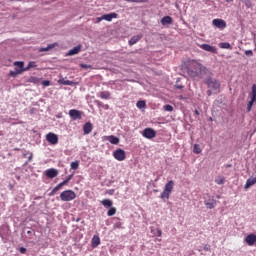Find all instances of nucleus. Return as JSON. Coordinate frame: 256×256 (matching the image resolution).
I'll return each instance as SVG.
<instances>
[{"instance_id":"obj_1","label":"nucleus","mask_w":256,"mask_h":256,"mask_svg":"<svg viewBox=\"0 0 256 256\" xmlns=\"http://www.w3.org/2000/svg\"><path fill=\"white\" fill-rule=\"evenodd\" d=\"M205 84L208 87L207 95L211 97L213 93H219L221 89V83L217 79H214L213 76H210L205 79Z\"/></svg>"},{"instance_id":"obj_2","label":"nucleus","mask_w":256,"mask_h":256,"mask_svg":"<svg viewBox=\"0 0 256 256\" xmlns=\"http://www.w3.org/2000/svg\"><path fill=\"white\" fill-rule=\"evenodd\" d=\"M194 69L198 72V79H208V77H213V72L201 63H196Z\"/></svg>"},{"instance_id":"obj_3","label":"nucleus","mask_w":256,"mask_h":256,"mask_svg":"<svg viewBox=\"0 0 256 256\" xmlns=\"http://www.w3.org/2000/svg\"><path fill=\"white\" fill-rule=\"evenodd\" d=\"M25 73V62L23 61H16L14 62V70H10L9 75L10 77H17V75H21Z\"/></svg>"},{"instance_id":"obj_4","label":"nucleus","mask_w":256,"mask_h":256,"mask_svg":"<svg viewBox=\"0 0 256 256\" xmlns=\"http://www.w3.org/2000/svg\"><path fill=\"white\" fill-rule=\"evenodd\" d=\"M175 187V182L173 180H169L164 187L163 192L160 194V199H169L171 197V193L173 192V188Z\"/></svg>"},{"instance_id":"obj_5","label":"nucleus","mask_w":256,"mask_h":256,"mask_svg":"<svg viewBox=\"0 0 256 256\" xmlns=\"http://www.w3.org/2000/svg\"><path fill=\"white\" fill-rule=\"evenodd\" d=\"M77 198V194L73 190H65L62 193H60V199L64 202L73 201Z\"/></svg>"},{"instance_id":"obj_6","label":"nucleus","mask_w":256,"mask_h":256,"mask_svg":"<svg viewBox=\"0 0 256 256\" xmlns=\"http://www.w3.org/2000/svg\"><path fill=\"white\" fill-rule=\"evenodd\" d=\"M204 205L206 209H215V207H217V200L210 194H206L204 196Z\"/></svg>"},{"instance_id":"obj_7","label":"nucleus","mask_w":256,"mask_h":256,"mask_svg":"<svg viewBox=\"0 0 256 256\" xmlns=\"http://www.w3.org/2000/svg\"><path fill=\"white\" fill-rule=\"evenodd\" d=\"M118 14L115 12L109 13V14H104L101 17L97 18L96 23H101V21H113V19H117Z\"/></svg>"},{"instance_id":"obj_8","label":"nucleus","mask_w":256,"mask_h":256,"mask_svg":"<svg viewBox=\"0 0 256 256\" xmlns=\"http://www.w3.org/2000/svg\"><path fill=\"white\" fill-rule=\"evenodd\" d=\"M113 157L116 161H125L127 154L125 153V150L118 148L113 152Z\"/></svg>"},{"instance_id":"obj_9","label":"nucleus","mask_w":256,"mask_h":256,"mask_svg":"<svg viewBox=\"0 0 256 256\" xmlns=\"http://www.w3.org/2000/svg\"><path fill=\"white\" fill-rule=\"evenodd\" d=\"M142 137H145V139H155L157 137V131L153 128H145L142 131Z\"/></svg>"},{"instance_id":"obj_10","label":"nucleus","mask_w":256,"mask_h":256,"mask_svg":"<svg viewBox=\"0 0 256 256\" xmlns=\"http://www.w3.org/2000/svg\"><path fill=\"white\" fill-rule=\"evenodd\" d=\"M46 141H48L50 145H57V143H59V137L57 134L50 132L46 135Z\"/></svg>"},{"instance_id":"obj_11","label":"nucleus","mask_w":256,"mask_h":256,"mask_svg":"<svg viewBox=\"0 0 256 256\" xmlns=\"http://www.w3.org/2000/svg\"><path fill=\"white\" fill-rule=\"evenodd\" d=\"M69 115H70V118L73 120V121H79L82 119V113L81 111L77 110V109H71L69 111Z\"/></svg>"},{"instance_id":"obj_12","label":"nucleus","mask_w":256,"mask_h":256,"mask_svg":"<svg viewBox=\"0 0 256 256\" xmlns=\"http://www.w3.org/2000/svg\"><path fill=\"white\" fill-rule=\"evenodd\" d=\"M212 24L214 25V27H217V29H225V27H227V22H225V20L223 19H214L212 21Z\"/></svg>"},{"instance_id":"obj_13","label":"nucleus","mask_w":256,"mask_h":256,"mask_svg":"<svg viewBox=\"0 0 256 256\" xmlns=\"http://www.w3.org/2000/svg\"><path fill=\"white\" fill-rule=\"evenodd\" d=\"M45 175L48 179H55L59 175V170L50 168L45 171Z\"/></svg>"},{"instance_id":"obj_14","label":"nucleus","mask_w":256,"mask_h":256,"mask_svg":"<svg viewBox=\"0 0 256 256\" xmlns=\"http://www.w3.org/2000/svg\"><path fill=\"white\" fill-rule=\"evenodd\" d=\"M141 39H143V34H138L136 36H132L128 42V45H130V47H133V45H135L136 43H139V41H141Z\"/></svg>"},{"instance_id":"obj_15","label":"nucleus","mask_w":256,"mask_h":256,"mask_svg":"<svg viewBox=\"0 0 256 256\" xmlns=\"http://www.w3.org/2000/svg\"><path fill=\"white\" fill-rule=\"evenodd\" d=\"M245 242H246L247 245H249L250 247L253 246V245H255V243H256V235H255V234H249L248 236H246Z\"/></svg>"},{"instance_id":"obj_16","label":"nucleus","mask_w":256,"mask_h":256,"mask_svg":"<svg viewBox=\"0 0 256 256\" xmlns=\"http://www.w3.org/2000/svg\"><path fill=\"white\" fill-rule=\"evenodd\" d=\"M200 47L204 50L207 51L208 53H217V48L214 46H211L209 44H202Z\"/></svg>"},{"instance_id":"obj_17","label":"nucleus","mask_w":256,"mask_h":256,"mask_svg":"<svg viewBox=\"0 0 256 256\" xmlns=\"http://www.w3.org/2000/svg\"><path fill=\"white\" fill-rule=\"evenodd\" d=\"M84 135H89L93 131V124L86 122L83 126Z\"/></svg>"},{"instance_id":"obj_18","label":"nucleus","mask_w":256,"mask_h":256,"mask_svg":"<svg viewBox=\"0 0 256 256\" xmlns=\"http://www.w3.org/2000/svg\"><path fill=\"white\" fill-rule=\"evenodd\" d=\"M81 51V45H78L72 49H70L67 53L68 57H73V55H78V53Z\"/></svg>"},{"instance_id":"obj_19","label":"nucleus","mask_w":256,"mask_h":256,"mask_svg":"<svg viewBox=\"0 0 256 256\" xmlns=\"http://www.w3.org/2000/svg\"><path fill=\"white\" fill-rule=\"evenodd\" d=\"M91 243H92L93 249H95V248L99 247V245H101V238L97 235H94L91 240Z\"/></svg>"},{"instance_id":"obj_20","label":"nucleus","mask_w":256,"mask_h":256,"mask_svg":"<svg viewBox=\"0 0 256 256\" xmlns=\"http://www.w3.org/2000/svg\"><path fill=\"white\" fill-rule=\"evenodd\" d=\"M106 141H109L111 145H119V137L113 135L107 136Z\"/></svg>"},{"instance_id":"obj_21","label":"nucleus","mask_w":256,"mask_h":256,"mask_svg":"<svg viewBox=\"0 0 256 256\" xmlns=\"http://www.w3.org/2000/svg\"><path fill=\"white\" fill-rule=\"evenodd\" d=\"M161 25H171V23H173V18H171V16H164L161 20H160Z\"/></svg>"},{"instance_id":"obj_22","label":"nucleus","mask_w":256,"mask_h":256,"mask_svg":"<svg viewBox=\"0 0 256 256\" xmlns=\"http://www.w3.org/2000/svg\"><path fill=\"white\" fill-rule=\"evenodd\" d=\"M58 83H59V85H69V86L75 85V82H73L71 80H65V78L58 80Z\"/></svg>"},{"instance_id":"obj_23","label":"nucleus","mask_w":256,"mask_h":256,"mask_svg":"<svg viewBox=\"0 0 256 256\" xmlns=\"http://www.w3.org/2000/svg\"><path fill=\"white\" fill-rule=\"evenodd\" d=\"M101 205H103V207L111 208L113 207V201L110 199H103Z\"/></svg>"},{"instance_id":"obj_24","label":"nucleus","mask_w":256,"mask_h":256,"mask_svg":"<svg viewBox=\"0 0 256 256\" xmlns=\"http://www.w3.org/2000/svg\"><path fill=\"white\" fill-rule=\"evenodd\" d=\"M250 101L254 102L256 101V85L253 84L252 85V90H251V94H250Z\"/></svg>"},{"instance_id":"obj_25","label":"nucleus","mask_w":256,"mask_h":256,"mask_svg":"<svg viewBox=\"0 0 256 256\" xmlns=\"http://www.w3.org/2000/svg\"><path fill=\"white\" fill-rule=\"evenodd\" d=\"M55 44H49L47 47H41L39 48V53H45V51H51V49H54Z\"/></svg>"},{"instance_id":"obj_26","label":"nucleus","mask_w":256,"mask_h":256,"mask_svg":"<svg viewBox=\"0 0 256 256\" xmlns=\"http://www.w3.org/2000/svg\"><path fill=\"white\" fill-rule=\"evenodd\" d=\"M188 75L192 77V79H199V72L197 70H188Z\"/></svg>"},{"instance_id":"obj_27","label":"nucleus","mask_w":256,"mask_h":256,"mask_svg":"<svg viewBox=\"0 0 256 256\" xmlns=\"http://www.w3.org/2000/svg\"><path fill=\"white\" fill-rule=\"evenodd\" d=\"M101 99H111V93L109 91H103L100 93Z\"/></svg>"},{"instance_id":"obj_28","label":"nucleus","mask_w":256,"mask_h":256,"mask_svg":"<svg viewBox=\"0 0 256 256\" xmlns=\"http://www.w3.org/2000/svg\"><path fill=\"white\" fill-rule=\"evenodd\" d=\"M117 213V208L111 206L107 212L108 217H113Z\"/></svg>"},{"instance_id":"obj_29","label":"nucleus","mask_w":256,"mask_h":256,"mask_svg":"<svg viewBox=\"0 0 256 256\" xmlns=\"http://www.w3.org/2000/svg\"><path fill=\"white\" fill-rule=\"evenodd\" d=\"M219 47L220 49H231V44L229 42H221Z\"/></svg>"},{"instance_id":"obj_30","label":"nucleus","mask_w":256,"mask_h":256,"mask_svg":"<svg viewBox=\"0 0 256 256\" xmlns=\"http://www.w3.org/2000/svg\"><path fill=\"white\" fill-rule=\"evenodd\" d=\"M136 107L138 109H145V107H147V104L145 103V101L143 100H140L136 103Z\"/></svg>"},{"instance_id":"obj_31","label":"nucleus","mask_w":256,"mask_h":256,"mask_svg":"<svg viewBox=\"0 0 256 256\" xmlns=\"http://www.w3.org/2000/svg\"><path fill=\"white\" fill-rule=\"evenodd\" d=\"M215 183L217 185H225V177L223 176H220L218 178L215 179Z\"/></svg>"},{"instance_id":"obj_32","label":"nucleus","mask_w":256,"mask_h":256,"mask_svg":"<svg viewBox=\"0 0 256 256\" xmlns=\"http://www.w3.org/2000/svg\"><path fill=\"white\" fill-rule=\"evenodd\" d=\"M62 188V186L60 184H58L57 186H55L53 188V190L49 193L50 197H53V195H55V193H57V191H60V189Z\"/></svg>"},{"instance_id":"obj_33","label":"nucleus","mask_w":256,"mask_h":256,"mask_svg":"<svg viewBox=\"0 0 256 256\" xmlns=\"http://www.w3.org/2000/svg\"><path fill=\"white\" fill-rule=\"evenodd\" d=\"M201 146H199V144H194L193 146V152L196 154V155H199V153H201Z\"/></svg>"},{"instance_id":"obj_34","label":"nucleus","mask_w":256,"mask_h":256,"mask_svg":"<svg viewBox=\"0 0 256 256\" xmlns=\"http://www.w3.org/2000/svg\"><path fill=\"white\" fill-rule=\"evenodd\" d=\"M70 167L73 171H77L79 169V161L71 162Z\"/></svg>"},{"instance_id":"obj_35","label":"nucleus","mask_w":256,"mask_h":256,"mask_svg":"<svg viewBox=\"0 0 256 256\" xmlns=\"http://www.w3.org/2000/svg\"><path fill=\"white\" fill-rule=\"evenodd\" d=\"M242 3L245 4V7H247V9H251V7H253V2H251V0H242Z\"/></svg>"},{"instance_id":"obj_36","label":"nucleus","mask_w":256,"mask_h":256,"mask_svg":"<svg viewBox=\"0 0 256 256\" xmlns=\"http://www.w3.org/2000/svg\"><path fill=\"white\" fill-rule=\"evenodd\" d=\"M33 67H37L35 62H29L27 67H24V71H29V69H33Z\"/></svg>"},{"instance_id":"obj_37","label":"nucleus","mask_w":256,"mask_h":256,"mask_svg":"<svg viewBox=\"0 0 256 256\" xmlns=\"http://www.w3.org/2000/svg\"><path fill=\"white\" fill-rule=\"evenodd\" d=\"M164 111H168L169 113H171V111H173V106L170 104H166L163 106Z\"/></svg>"},{"instance_id":"obj_38","label":"nucleus","mask_w":256,"mask_h":256,"mask_svg":"<svg viewBox=\"0 0 256 256\" xmlns=\"http://www.w3.org/2000/svg\"><path fill=\"white\" fill-rule=\"evenodd\" d=\"M255 102H253L252 100H250L247 104V112L249 113L251 111V109H253V105Z\"/></svg>"},{"instance_id":"obj_39","label":"nucleus","mask_w":256,"mask_h":256,"mask_svg":"<svg viewBox=\"0 0 256 256\" xmlns=\"http://www.w3.org/2000/svg\"><path fill=\"white\" fill-rule=\"evenodd\" d=\"M29 82L37 84V83H39V78L32 76V77H30Z\"/></svg>"},{"instance_id":"obj_40","label":"nucleus","mask_w":256,"mask_h":256,"mask_svg":"<svg viewBox=\"0 0 256 256\" xmlns=\"http://www.w3.org/2000/svg\"><path fill=\"white\" fill-rule=\"evenodd\" d=\"M114 229H123V226L119 220L114 223Z\"/></svg>"},{"instance_id":"obj_41","label":"nucleus","mask_w":256,"mask_h":256,"mask_svg":"<svg viewBox=\"0 0 256 256\" xmlns=\"http://www.w3.org/2000/svg\"><path fill=\"white\" fill-rule=\"evenodd\" d=\"M42 85H43V87H49V85H51V81H49V80H43V81H42Z\"/></svg>"},{"instance_id":"obj_42","label":"nucleus","mask_w":256,"mask_h":256,"mask_svg":"<svg viewBox=\"0 0 256 256\" xmlns=\"http://www.w3.org/2000/svg\"><path fill=\"white\" fill-rule=\"evenodd\" d=\"M245 55H246L247 57H253V50H246V51H245Z\"/></svg>"},{"instance_id":"obj_43","label":"nucleus","mask_w":256,"mask_h":256,"mask_svg":"<svg viewBox=\"0 0 256 256\" xmlns=\"http://www.w3.org/2000/svg\"><path fill=\"white\" fill-rule=\"evenodd\" d=\"M19 251H20V253H21L22 255H25V253H27V248H25V247H20V248H19Z\"/></svg>"},{"instance_id":"obj_44","label":"nucleus","mask_w":256,"mask_h":256,"mask_svg":"<svg viewBox=\"0 0 256 256\" xmlns=\"http://www.w3.org/2000/svg\"><path fill=\"white\" fill-rule=\"evenodd\" d=\"M80 67L82 69H91V65H87V64H81Z\"/></svg>"},{"instance_id":"obj_45","label":"nucleus","mask_w":256,"mask_h":256,"mask_svg":"<svg viewBox=\"0 0 256 256\" xmlns=\"http://www.w3.org/2000/svg\"><path fill=\"white\" fill-rule=\"evenodd\" d=\"M95 104L98 106V107H103V102L99 101V100H96L95 101Z\"/></svg>"},{"instance_id":"obj_46","label":"nucleus","mask_w":256,"mask_h":256,"mask_svg":"<svg viewBox=\"0 0 256 256\" xmlns=\"http://www.w3.org/2000/svg\"><path fill=\"white\" fill-rule=\"evenodd\" d=\"M32 159H33V153H30V156L28 157V160L25 162V164L27 165V163L32 161Z\"/></svg>"},{"instance_id":"obj_47","label":"nucleus","mask_w":256,"mask_h":256,"mask_svg":"<svg viewBox=\"0 0 256 256\" xmlns=\"http://www.w3.org/2000/svg\"><path fill=\"white\" fill-rule=\"evenodd\" d=\"M67 183H69L67 180L62 181L61 183H59L60 187H65V185H67Z\"/></svg>"},{"instance_id":"obj_48","label":"nucleus","mask_w":256,"mask_h":256,"mask_svg":"<svg viewBox=\"0 0 256 256\" xmlns=\"http://www.w3.org/2000/svg\"><path fill=\"white\" fill-rule=\"evenodd\" d=\"M72 179H73V174H70L67 176L65 180L69 183V181H71Z\"/></svg>"},{"instance_id":"obj_49","label":"nucleus","mask_w":256,"mask_h":256,"mask_svg":"<svg viewBox=\"0 0 256 256\" xmlns=\"http://www.w3.org/2000/svg\"><path fill=\"white\" fill-rule=\"evenodd\" d=\"M108 195H114L115 194V189H110L107 190Z\"/></svg>"},{"instance_id":"obj_50","label":"nucleus","mask_w":256,"mask_h":256,"mask_svg":"<svg viewBox=\"0 0 256 256\" xmlns=\"http://www.w3.org/2000/svg\"><path fill=\"white\" fill-rule=\"evenodd\" d=\"M175 87H176V89H183L184 86L181 84H176Z\"/></svg>"},{"instance_id":"obj_51","label":"nucleus","mask_w":256,"mask_h":256,"mask_svg":"<svg viewBox=\"0 0 256 256\" xmlns=\"http://www.w3.org/2000/svg\"><path fill=\"white\" fill-rule=\"evenodd\" d=\"M204 250H205V251H211V248L209 247V245H205V246H204Z\"/></svg>"},{"instance_id":"obj_52","label":"nucleus","mask_w":256,"mask_h":256,"mask_svg":"<svg viewBox=\"0 0 256 256\" xmlns=\"http://www.w3.org/2000/svg\"><path fill=\"white\" fill-rule=\"evenodd\" d=\"M102 107H103V109H106V110H108V109H109L108 104H103V105H102Z\"/></svg>"},{"instance_id":"obj_53","label":"nucleus","mask_w":256,"mask_h":256,"mask_svg":"<svg viewBox=\"0 0 256 256\" xmlns=\"http://www.w3.org/2000/svg\"><path fill=\"white\" fill-rule=\"evenodd\" d=\"M27 235H33V231L28 230V231H27Z\"/></svg>"},{"instance_id":"obj_54","label":"nucleus","mask_w":256,"mask_h":256,"mask_svg":"<svg viewBox=\"0 0 256 256\" xmlns=\"http://www.w3.org/2000/svg\"><path fill=\"white\" fill-rule=\"evenodd\" d=\"M195 115H200L201 113L199 112V110L194 111Z\"/></svg>"},{"instance_id":"obj_55","label":"nucleus","mask_w":256,"mask_h":256,"mask_svg":"<svg viewBox=\"0 0 256 256\" xmlns=\"http://www.w3.org/2000/svg\"><path fill=\"white\" fill-rule=\"evenodd\" d=\"M157 232H158V237H161V234H162L161 230H157Z\"/></svg>"},{"instance_id":"obj_56","label":"nucleus","mask_w":256,"mask_h":256,"mask_svg":"<svg viewBox=\"0 0 256 256\" xmlns=\"http://www.w3.org/2000/svg\"><path fill=\"white\" fill-rule=\"evenodd\" d=\"M226 3H232L233 0H224Z\"/></svg>"},{"instance_id":"obj_57","label":"nucleus","mask_w":256,"mask_h":256,"mask_svg":"<svg viewBox=\"0 0 256 256\" xmlns=\"http://www.w3.org/2000/svg\"><path fill=\"white\" fill-rule=\"evenodd\" d=\"M226 167H232V165L231 164H227Z\"/></svg>"},{"instance_id":"obj_58","label":"nucleus","mask_w":256,"mask_h":256,"mask_svg":"<svg viewBox=\"0 0 256 256\" xmlns=\"http://www.w3.org/2000/svg\"><path fill=\"white\" fill-rule=\"evenodd\" d=\"M180 99H183V96H180Z\"/></svg>"}]
</instances>
